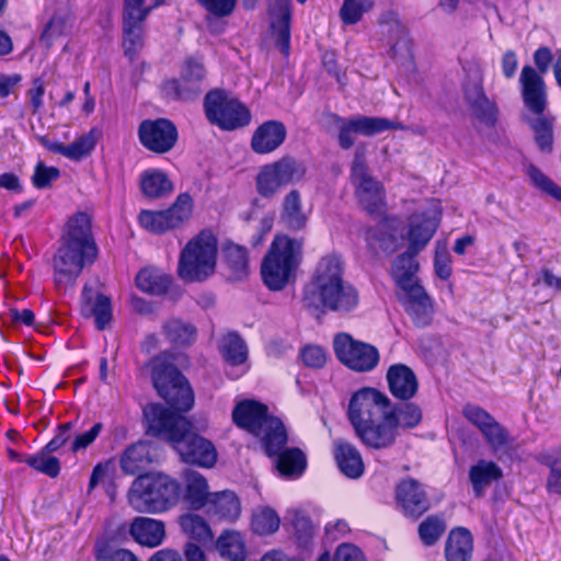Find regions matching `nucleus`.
Returning <instances> with one entry per match:
<instances>
[{
    "instance_id": "f257e3e1",
    "label": "nucleus",
    "mask_w": 561,
    "mask_h": 561,
    "mask_svg": "<svg viewBox=\"0 0 561 561\" xmlns=\"http://www.w3.org/2000/svg\"><path fill=\"white\" fill-rule=\"evenodd\" d=\"M151 378L159 396L171 405L153 403L144 409L147 432L167 439L187 463L211 468L217 462L215 445L193 432L192 423L178 412H186L194 404V393L185 377L164 354L149 363Z\"/></svg>"
},
{
    "instance_id": "f03ea898",
    "label": "nucleus",
    "mask_w": 561,
    "mask_h": 561,
    "mask_svg": "<svg viewBox=\"0 0 561 561\" xmlns=\"http://www.w3.org/2000/svg\"><path fill=\"white\" fill-rule=\"evenodd\" d=\"M390 399L374 388H363L355 392L348 404V419L357 437L369 448L391 447L399 432L388 411Z\"/></svg>"
},
{
    "instance_id": "7ed1b4c3",
    "label": "nucleus",
    "mask_w": 561,
    "mask_h": 561,
    "mask_svg": "<svg viewBox=\"0 0 561 561\" xmlns=\"http://www.w3.org/2000/svg\"><path fill=\"white\" fill-rule=\"evenodd\" d=\"M344 264L340 255L323 256L305 291L304 301L308 308L346 314L354 311L359 302L357 289L343 277Z\"/></svg>"
},
{
    "instance_id": "20e7f679",
    "label": "nucleus",
    "mask_w": 561,
    "mask_h": 561,
    "mask_svg": "<svg viewBox=\"0 0 561 561\" xmlns=\"http://www.w3.org/2000/svg\"><path fill=\"white\" fill-rule=\"evenodd\" d=\"M181 494L179 482L161 472L138 476L128 491V503L137 512L157 514L174 506Z\"/></svg>"
},
{
    "instance_id": "39448f33",
    "label": "nucleus",
    "mask_w": 561,
    "mask_h": 561,
    "mask_svg": "<svg viewBox=\"0 0 561 561\" xmlns=\"http://www.w3.org/2000/svg\"><path fill=\"white\" fill-rule=\"evenodd\" d=\"M232 419L237 426L261 438L266 454L278 451L287 442L282 421L271 416L267 413V407L257 401L239 402L233 409Z\"/></svg>"
},
{
    "instance_id": "423d86ee",
    "label": "nucleus",
    "mask_w": 561,
    "mask_h": 561,
    "mask_svg": "<svg viewBox=\"0 0 561 561\" xmlns=\"http://www.w3.org/2000/svg\"><path fill=\"white\" fill-rule=\"evenodd\" d=\"M301 250V240L275 237L261 266L263 282L271 290H280L295 279Z\"/></svg>"
},
{
    "instance_id": "0eeeda50",
    "label": "nucleus",
    "mask_w": 561,
    "mask_h": 561,
    "mask_svg": "<svg viewBox=\"0 0 561 561\" xmlns=\"http://www.w3.org/2000/svg\"><path fill=\"white\" fill-rule=\"evenodd\" d=\"M216 257V238L209 231H202L182 250L179 275L188 282H202L214 273Z\"/></svg>"
},
{
    "instance_id": "6e6552de",
    "label": "nucleus",
    "mask_w": 561,
    "mask_h": 561,
    "mask_svg": "<svg viewBox=\"0 0 561 561\" xmlns=\"http://www.w3.org/2000/svg\"><path fill=\"white\" fill-rule=\"evenodd\" d=\"M207 119L222 130H234L251 121L248 107L230 92L221 89L209 91L204 99Z\"/></svg>"
},
{
    "instance_id": "1a4fd4ad",
    "label": "nucleus",
    "mask_w": 561,
    "mask_h": 561,
    "mask_svg": "<svg viewBox=\"0 0 561 561\" xmlns=\"http://www.w3.org/2000/svg\"><path fill=\"white\" fill-rule=\"evenodd\" d=\"M306 174L302 163L294 158L282 159L264 165L256 175V190L262 197L270 198L289 184L300 181Z\"/></svg>"
},
{
    "instance_id": "9d476101",
    "label": "nucleus",
    "mask_w": 561,
    "mask_h": 561,
    "mask_svg": "<svg viewBox=\"0 0 561 561\" xmlns=\"http://www.w3.org/2000/svg\"><path fill=\"white\" fill-rule=\"evenodd\" d=\"M205 78L206 70L203 62L190 57L182 64L179 79L163 82L162 92L172 100L193 101L202 93Z\"/></svg>"
},
{
    "instance_id": "9b49d317",
    "label": "nucleus",
    "mask_w": 561,
    "mask_h": 561,
    "mask_svg": "<svg viewBox=\"0 0 561 561\" xmlns=\"http://www.w3.org/2000/svg\"><path fill=\"white\" fill-rule=\"evenodd\" d=\"M333 347L340 362L355 371H370L379 362V352L375 346L356 341L347 333L337 334Z\"/></svg>"
},
{
    "instance_id": "f8f14e48",
    "label": "nucleus",
    "mask_w": 561,
    "mask_h": 561,
    "mask_svg": "<svg viewBox=\"0 0 561 561\" xmlns=\"http://www.w3.org/2000/svg\"><path fill=\"white\" fill-rule=\"evenodd\" d=\"M193 210V199L187 193L180 194L174 204L161 211L142 210L138 220L140 226L151 233H163L180 227L190 218Z\"/></svg>"
},
{
    "instance_id": "ddd939ff",
    "label": "nucleus",
    "mask_w": 561,
    "mask_h": 561,
    "mask_svg": "<svg viewBox=\"0 0 561 561\" xmlns=\"http://www.w3.org/2000/svg\"><path fill=\"white\" fill-rule=\"evenodd\" d=\"M96 255H85L80 249L62 244L53 260L54 283L57 290H66L75 286L77 278L87 264H91Z\"/></svg>"
},
{
    "instance_id": "4468645a",
    "label": "nucleus",
    "mask_w": 561,
    "mask_h": 561,
    "mask_svg": "<svg viewBox=\"0 0 561 561\" xmlns=\"http://www.w3.org/2000/svg\"><path fill=\"white\" fill-rule=\"evenodd\" d=\"M352 182L360 205L370 214L381 213L385 206L382 186L368 174L364 154L358 150L352 164Z\"/></svg>"
},
{
    "instance_id": "2eb2a0df",
    "label": "nucleus",
    "mask_w": 561,
    "mask_h": 561,
    "mask_svg": "<svg viewBox=\"0 0 561 561\" xmlns=\"http://www.w3.org/2000/svg\"><path fill=\"white\" fill-rule=\"evenodd\" d=\"M463 416L474 425L494 454L507 453L512 438L506 431L489 412L474 404H467L462 409Z\"/></svg>"
},
{
    "instance_id": "dca6fc26",
    "label": "nucleus",
    "mask_w": 561,
    "mask_h": 561,
    "mask_svg": "<svg viewBox=\"0 0 561 561\" xmlns=\"http://www.w3.org/2000/svg\"><path fill=\"white\" fill-rule=\"evenodd\" d=\"M152 10L145 0H125L123 12V34L125 55L133 58L142 46L144 22Z\"/></svg>"
},
{
    "instance_id": "f3484780",
    "label": "nucleus",
    "mask_w": 561,
    "mask_h": 561,
    "mask_svg": "<svg viewBox=\"0 0 561 561\" xmlns=\"http://www.w3.org/2000/svg\"><path fill=\"white\" fill-rule=\"evenodd\" d=\"M141 145L156 153L170 151L178 140L175 125L167 118L145 119L138 128Z\"/></svg>"
},
{
    "instance_id": "a211bd4d",
    "label": "nucleus",
    "mask_w": 561,
    "mask_h": 561,
    "mask_svg": "<svg viewBox=\"0 0 561 561\" xmlns=\"http://www.w3.org/2000/svg\"><path fill=\"white\" fill-rule=\"evenodd\" d=\"M381 33L388 46V55L393 59H407L411 55V41L405 25L394 12L382 15Z\"/></svg>"
},
{
    "instance_id": "6ab92c4d",
    "label": "nucleus",
    "mask_w": 561,
    "mask_h": 561,
    "mask_svg": "<svg viewBox=\"0 0 561 561\" xmlns=\"http://www.w3.org/2000/svg\"><path fill=\"white\" fill-rule=\"evenodd\" d=\"M396 499L405 516L417 518L430 510V500L423 485L414 479H404L396 490Z\"/></svg>"
},
{
    "instance_id": "aec40b11",
    "label": "nucleus",
    "mask_w": 561,
    "mask_h": 561,
    "mask_svg": "<svg viewBox=\"0 0 561 561\" xmlns=\"http://www.w3.org/2000/svg\"><path fill=\"white\" fill-rule=\"evenodd\" d=\"M401 301L412 322L420 328L431 324L434 314V305L424 287L419 284L403 289Z\"/></svg>"
},
{
    "instance_id": "412c9836",
    "label": "nucleus",
    "mask_w": 561,
    "mask_h": 561,
    "mask_svg": "<svg viewBox=\"0 0 561 561\" xmlns=\"http://www.w3.org/2000/svg\"><path fill=\"white\" fill-rule=\"evenodd\" d=\"M101 135V130L94 127L69 145L46 137L41 138V144L50 152L61 154L71 161H80L91 154Z\"/></svg>"
},
{
    "instance_id": "4be33fe9",
    "label": "nucleus",
    "mask_w": 561,
    "mask_h": 561,
    "mask_svg": "<svg viewBox=\"0 0 561 561\" xmlns=\"http://www.w3.org/2000/svg\"><path fill=\"white\" fill-rule=\"evenodd\" d=\"M463 96L470 111L478 119L489 125L495 123L497 107L495 102L486 96L480 76L463 85Z\"/></svg>"
},
{
    "instance_id": "5701e85b",
    "label": "nucleus",
    "mask_w": 561,
    "mask_h": 561,
    "mask_svg": "<svg viewBox=\"0 0 561 561\" xmlns=\"http://www.w3.org/2000/svg\"><path fill=\"white\" fill-rule=\"evenodd\" d=\"M219 351L230 367L227 374L231 378H239L249 370L248 346L238 333L225 334L219 341Z\"/></svg>"
},
{
    "instance_id": "b1692460",
    "label": "nucleus",
    "mask_w": 561,
    "mask_h": 561,
    "mask_svg": "<svg viewBox=\"0 0 561 561\" xmlns=\"http://www.w3.org/2000/svg\"><path fill=\"white\" fill-rule=\"evenodd\" d=\"M81 314L94 318L98 330H104L112 320L111 299L89 285H84L81 294Z\"/></svg>"
},
{
    "instance_id": "393cba45",
    "label": "nucleus",
    "mask_w": 561,
    "mask_h": 561,
    "mask_svg": "<svg viewBox=\"0 0 561 561\" xmlns=\"http://www.w3.org/2000/svg\"><path fill=\"white\" fill-rule=\"evenodd\" d=\"M267 10L271 26L276 33V45L287 56L290 47V0H267Z\"/></svg>"
},
{
    "instance_id": "a878e982",
    "label": "nucleus",
    "mask_w": 561,
    "mask_h": 561,
    "mask_svg": "<svg viewBox=\"0 0 561 561\" xmlns=\"http://www.w3.org/2000/svg\"><path fill=\"white\" fill-rule=\"evenodd\" d=\"M519 81L526 106L535 114H542L547 103L542 77L533 67L525 66L522 69Z\"/></svg>"
},
{
    "instance_id": "bb28decb",
    "label": "nucleus",
    "mask_w": 561,
    "mask_h": 561,
    "mask_svg": "<svg viewBox=\"0 0 561 561\" xmlns=\"http://www.w3.org/2000/svg\"><path fill=\"white\" fill-rule=\"evenodd\" d=\"M62 244L80 249L85 255H96V245L91 234V220L87 214L79 213L69 219Z\"/></svg>"
},
{
    "instance_id": "cd10ccee",
    "label": "nucleus",
    "mask_w": 561,
    "mask_h": 561,
    "mask_svg": "<svg viewBox=\"0 0 561 561\" xmlns=\"http://www.w3.org/2000/svg\"><path fill=\"white\" fill-rule=\"evenodd\" d=\"M287 129L279 121H267L253 133L251 148L257 154H267L279 148L286 139Z\"/></svg>"
},
{
    "instance_id": "c85d7f7f",
    "label": "nucleus",
    "mask_w": 561,
    "mask_h": 561,
    "mask_svg": "<svg viewBox=\"0 0 561 561\" xmlns=\"http://www.w3.org/2000/svg\"><path fill=\"white\" fill-rule=\"evenodd\" d=\"M439 218L436 214H414L409 219L408 241L409 248L421 252L437 230Z\"/></svg>"
},
{
    "instance_id": "c756f323",
    "label": "nucleus",
    "mask_w": 561,
    "mask_h": 561,
    "mask_svg": "<svg viewBox=\"0 0 561 561\" xmlns=\"http://www.w3.org/2000/svg\"><path fill=\"white\" fill-rule=\"evenodd\" d=\"M387 381L391 394L400 400L413 398L419 389V382L413 370L403 364H396L387 371Z\"/></svg>"
},
{
    "instance_id": "7c9ffc66",
    "label": "nucleus",
    "mask_w": 561,
    "mask_h": 561,
    "mask_svg": "<svg viewBox=\"0 0 561 561\" xmlns=\"http://www.w3.org/2000/svg\"><path fill=\"white\" fill-rule=\"evenodd\" d=\"M129 534L140 546L156 548L165 538V527L161 520L150 517H136L129 526Z\"/></svg>"
},
{
    "instance_id": "2f4dec72",
    "label": "nucleus",
    "mask_w": 561,
    "mask_h": 561,
    "mask_svg": "<svg viewBox=\"0 0 561 561\" xmlns=\"http://www.w3.org/2000/svg\"><path fill=\"white\" fill-rule=\"evenodd\" d=\"M334 458L341 472L351 479H357L364 473V461L359 450L351 443L334 440Z\"/></svg>"
},
{
    "instance_id": "473e14b6",
    "label": "nucleus",
    "mask_w": 561,
    "mask_h": 561,
    "mask_svg": "<svg viewBox=\"0 0 561 561\" xmlns=\"http://www.w3.org/2000/svg\"><path fill=\"white\" fill-rule=\"evenodd\" d=\"M419 253L420 252H414L412 249L408 248V250L398 255L392 263V276L401 290L420 284L416 277L419 263L415 260V255Z\"/></svg>"
},
{
    "instance_id": "72a5a7b5",
    "label": "nucleus",
    "mask_w": 561,
    "mask_h": 561,
    "mask_svg": "<svg viewBox=\"0 0 561 561\" xmlns=\"http://www.w3.org/2000/svg\"><path fill=\"white\" fill-rule=\"evenodd\" d=\"M152 462L150 446L147 442L139 440L128 446L119 459L121 469L126 474H136L145 470Z\"/></svg>"
},
{
    "instance_id": "f704fd0d",
    "label": "nucleus",
    "mask_w": 561,
    "mask_h": 561,
    "mask_svg": "<svg viewBox=\"0 0 561 561\" xmlns=\"http://www.w3.org/2000/svg\"><path fill=\"white\" fill-rule=\"evenodd\" d=\"M280 221L290 230L298 231L306 227L308 215L302 209L299 191L288 192L282 203Z\"/></svg>"
},
{
    "instance_id": "c9c22d12",
    "label": "nucleus",
    "mask_w": 561,
    "mask_h": 561,
    "mask_svg": "<svg viewBox=\"0 0 561 561\" xmlns=\"http://www.w3.org/2000/svg\"><path fill=\"white\" fill-rule=\"evenodd\" d=\"M473 550V540L470 531L458 527L449 533L445 546L447 561H470Z\"/></svg>"
},
{
    "instance_id": "e433bc0d",
    "label": "nucleus",
    "mask_w": 561,
    "mask_h": 561,
    "mask_svg": "<svg viewBox=\"0 0 561 561\" xmlns=\"http://www.w3.org/2000/svg\"><path fill=\"white\" fill-rule=\"evenodd\" d=\"M502 469L493 461L479 460L469 470V480L472 484L474 495L480 497L492 482L502 478Z\"/></svg>"
},
{
    "instance_id": "4c0bfd02",
    "label": "nucleus",
    "mask_w": 561,
    "mask_h": 561,
    "mask_svg": "<svg viewBox=\"0 0 561 561\" xmlns=\"http://www.w3.org/2000/svg\"><path fill=\"white\" fill-rule=\"evenodd\" d=\"M535 459L542 466L549 468L546 481V489L551 494L561 495V447L543 449Z\"/></svg>"
},
{
    "instance_id": "58836bf2",
    "label": "nucleus",
    "mask_w": 561,
    "mask_h": 561,
    "mask_svg": "<svg viewBox=\"0 0 561 561\" xmlns=\"http://www.w3.org/2000/svg\"><path fill=\"white\" fill-rule=\"evenodd\" d=\"M284 446L285 444L279 448L278 451L267 455H277L276 468L280 476L287 478H296L301 476L307 465L305 454L299 448H284Z\"/></svg>"
},
{
    "instance_id": "ea45409f",
    "label": "nucleus",
    "mask_w": 561,
    "mask_h": 561,
    "mask_svg": "<svg viewBox=\"0 0 561 561\" xmlns=\"http://www.w3.org/2000/svg\"><path fill=\"white\" fill-rule=\"evenodd\" d=\"M207 511L219 518L237 519L240 515V502L230 491L214 493L206 503Z\"/></svg>"
},
{
    "instance_id": "a19ab883",
    "label": "nucleus",
    "mask_w": 561,
    "mask_h": 561,
    "mask_svg": "<svg viewBox=\"0 0 561 561\" xmlns=\"http://www.w3.org/2000/svg\"><path fill=\"white\" fill-rule=\"evenodd\" d=\"M171 277L163 272L147 267L142 268L136 276V286L144 293L150 295H163L168 291Z\"/></svg>"
},
{
    "instance_id": "79ce46f5",
    "label": "nucleus",
    "mask_w": 561,
    "mask_h": 561,
    "mask_svg": "<svg viewBox=\"0 0 561 561\" xmlns=\"http://www.w3.org/2000/svg\"><path fill=\"white\" fill-rule=\"evenodd\" d=\"M400 221L396 218L379 222L376 232L370 238L376 239L379 248L386 252H394L403 242L404 236L399 232Z\"/></svg>"
},
{
    "instance_id": "37998d69",
    "label": "nucleus",
    "mask_w": 561,
    "mask_h": 561,
    "mask_svg": "<svg viewBox=\"0 0 561 561\" xmlns=\"http://www.w3.org/2000/svg\"><path fill=\"white\" fill-rule=\"evenodd\" d=\"M186 493L185 497L194 508L206 505L211 494L208 491L206 479L197 471L187 470L184 473Z\"/></svg>"
},
{
    "instance_id": "c03bdc74",
    "label": "nucleus",
    "mask_w": 561,
    "mask_h": 561,
    "mask_svg": "<svg viewBox=\"0 0 561 561\" xmlns=\"http://www.w3.org/2000/svg\"><path fill=\"white\" fill-rule=\"evenodd\" d=\"M141 191L150 198H160L173 191V184L165 173L148 170L141 175Z\"/></svg>"
},
{
    "instance_id": "a18cd8bd",
    "label": "nucleus",
    "mask_w": 561,
    "mask_h": 561,
    "mask_svg": "<svg viewBox=\"0 0 561 561\" xmlns=\"http://www.w3.org/2000/svg\"><path fill=\"white\" fill-rule=\"evenodd\" d=\"M220 556L229 561H245L243 537L238 531H225L216 542Z\"/></svg>"
},
{
    "instance_id": "49530a36",
    "label": "nucleus",
    "mask_w": 561,
    "mask_h": 561,
    "mask_svg": "<svg viewBox=\"0 0 561 561\" xmlns=\"http://www.w3.org/2000/svg\"><path fill=\"white\" fill-rule=\"evenodd\" d=\"M224 256L231 277L241 279L248 274L249 256L244 247L228 242L224 247Z\"/></svg>"
},
{
    "instance_id": "de8ad7c7",
    "label": "nucleus",
    "mask_w": 561,
    "mask_h": 561,
    "mask_svg": "<svg viewBox=\"0 0 561 561\" xmlns=\"http://www.w3.org/2000/svg\"><path fill=\"white\" fill-rule=\"evenodd\" d=\"M388 411L392 414V422L399 432L400 428L409 430L416 427L423 417L422 410L415 403H403L396 407L388 405Z\"/></svg>"
},
{
    "instance_id": "09e8293b",
    "label": "nucleus",
    "mask_w": 561,
    "mask_h": 561,
    "mask_svg": "<svg viewBox=\"0 0 561 561\" xmlns=\"http://www.w3.org/2000/svg\"><path fill=\"white\" fill-rule=\"evenodd\" d=\"M353 118L357 133L364 136H374L390 129H404L400 122L383 117L355 116Z\"/></svg>"
},
{
    "instance_id": "8fccbe9b",
    "label": "nucleus",
    "mask_w": 561,
    "mask_h": 561,
    "mask_svg": "<svg viewBox=\"0 0 561 561\" xmlns=\"http://www.w3.org/2000/svg\"><path fill=\"white\" fill-rule=\"evenodd\" d=\"M280 518L277 513L268 506H260L252 514V529L259 535H270L278 530Z\"/></svg>"
},
{
    "instance_id": "3c124183",
    "label": "nucleus",
    "mask_w": 561,
    "mask_h": 561,
    "mask_svg": "<svg viewBox=\"0 0 561 561\" xmlns=\"http://www.w3.org/2000/svg\"><path fill=\"white\" fill-rule=\"evenodd\" d=\"M180 526L188 537L199 542H207L213 538L210 527L199 515L186 514L182 516Z\"/></svg>"
},
{
    "instance_id": "603ef678",
    "label": "nucleus",
    "mask_w": 561,
    "mask_h": 561,
    "mask_svg": "<svg viewBox=\"0 0 561 561\" xmlns=\"http://www.w3.org/2000/svg\"><path fill=\"white\" fill-rule=\"evenodd\" d=\"M163 331L168 339L178 344H191L196 336V329L187 322L171 319L163 324Z\"/></svg>"
},
{
    "instance_id": "864d4df0",
    "label": "nucleus",
    "mask_w": 561,
    "mask_h": 561,
    "mask_svg": "<svg viewBox=\"0 0 561 561\" xmlns=\"http://www.w3.org/2000/svg\"><path fill=\"white\" fill-rule=\"evenodd\" d=\"M49 453L46 448H43L36 455L25 457V462L34 470L50 478H56L60 472V462L58 458L49 456Z\"/></svg>"
},
{
    "instance_id": "5fc2aeb1",
    "label": "nucleus",
    "mask_w": 561,
    "mask_h": 561,
    "mask_svg": "<svg viewBox=\"0 0 561 561\" xmlns=\"http://www.w3.org/2000/svg\"><path fill=\"white\" fill-rule=\"evenodd\" d=\"M531 129L537 146L541 151L551 152L553 146V122L543 116H538L531 122Z\"/></svg>"
},
{
    "instance_id": "6e6d98bb",
    "label": "nucleus",
    "mask_w": 561,
    "mask_h": 561,
    "mask_svg": "<svg viewBox=\"0 0 561 561\" xmlns=\"http://www.w3.org/2000/svg\"><path fill=\"white\" fill-rule=\"evenodd\" d=\"M446 525L444 520L437 516H428L419 526V535L426 546H433L444 534Z\"/></svg>"
},
{
    "instance_id": "4d7b16f0",
    "label": "nucleus",
    "mask_w": 561,
    "mask_h": 561,
    "mask_svg": "<svg viewBox=\"0 0 561 561\" xmlns=\"http://www.w3.org/2000/svg\"><path fill=\"white\" fill-rule=\"evenodd\" d=\"M373 4L371 0H344L340 10L341 19L346 24H355L373 8Z\"/></svg>"
},
{
    "instance_id": "13d9d810",
    "label": "nucleus",
    "mask_w": 561,
    "mask_h": 561,
    "mask_svg": "<svg viewBox=\"0 0 561 561\" xmlns=\"http://www.w3.org/2000/svg\"><path fill=\"white\" fill-rule=\"evenodd\" d=\"M331 122L339 131V145L343 149H350L354 145V135L358 134L354 118L345 119L335 114L330 115Z\"/></svg>"
},
{
    "instance_id": "bf43d9fd",
    "label": "nucleus",
    "mask_w": 561,
    "mask_h": 561,
    "mask_svg": "<svg viewBox=\"0 0 561 561\" xmlns=\"http://www.w3.org/2000/svg\"><path fill=\"white\" fill-rule=\"evenodd\" d=\"M527 174L536 187L561 202V187L543 174L538 168L529 165L527 168Z\"/></svg>"
},
{
    "instance_id": "052dcab7",
    "label": "nucleus",
    "mask_w": 561,
    "mask_h": 561,
    "mask_svg": "<svg viewBox=\"0 0 561 561\" xmlns=\"http://www.w3.org/2000/svg\"><path fill=\"white\" fill-rule=\"evenodd\" d=\"M123 550L117 548L112 539L101 537L95 541L94 557L96 561H117V556Z\"/></svg>"
},
{
    "instance_id": "680f3d73",
    "label": "nucleus",
    "mask_w": 561,
    "mask_h": 561,
    "mask_svg": "<svg viewBox=\"0 0 561 561\" xmlns=\"http://www.w3.org/2000/svg\"><path fill=\"white\" fill-rule=\"evenodd\" d=\"M304 364L311 368H321L327 363V352L319 345H307L300 352Z\"/></svg>"
},
{
    "instance_id": "e2e57ef3",
    "label": "nucleus",
    "mask_w": 561,
    "mask_h": 561,
    "mask_svg": "<svg viewBox=\"0 0 561 561\" xmlns=\"http://www.w3.org/2000/svg\"><path fill=\"white\" fill-rule=\"evenodd\" d=\"M207 12L217 16L225 18L230 15L234 8L237 0H196Z\"/></svg>"
},
{
    "instance_id": "0e129e2a",
    "label": "nucleus",
    "mask_w": 561,
    "mask_h": 561,
    "mask_svg": "<svg viewBox=\"0 0 561 561\" xmlns=\"http://www.w3.org/2000/svg\"><path fill=\"white\" fill-rule=\"evenodd\" d=\"M59 170L55 167H46L44 163L38 162L32 181L35 187L44 188L48 186L53 181L59 178Z\"/></svg>"
},
{
    "instance_id": "69168bd1",
    "label": "nucleus",
    "mask_w": 561,
    "mask_h": 561,
    "mask_svg": "<svg viewBox=\"0 0 561 561\" xmlns=\"http://www.w3.org/2000/svg\"><path fill=\"white\" fill-rule=\"evenodd\" d=\"M434 268L440 279H447L451 275V257L446 245L436 248Z\"/></svg>"
},
{
    "instance_id": "338daca9",
    "label": "nucleus",
    "mask_w": 561,
    "mask_h": 561,
    "mask_svg": "<svg viewBox=\"0 0 561 561\" xmlns=\"http://www.w3.org/2000/svg\"><path fill=\"white\" fill-rule=\"evenodd\" d=\"M298 540L301 545L306 546L313 537V526L309 518L305 516H296L293 520Z\"/></svg>"
},
{
    "instance_id": "774afa93",
    "label": "nucleus",
    "mask_w": 561,
    "mask_h": 561,
    "mask_svg": "<svg viewBox=\"0 0 561 561\" xmlns=\"http://www.w3.org/2000/svg\"><path fill=\"white\" fill-rule=\"evenodd\" d=\"M334 561H364V556L356 546L342 543L335 551Z\"/></svg>"
}]
</instances>
